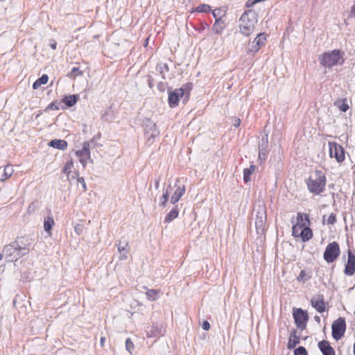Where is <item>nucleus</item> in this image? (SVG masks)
Here are the masks:
<instances>
[{"label":"nucleus","mask_w":355,"mask_h":355,"mask_svg":"<svg viewBox=\"0 0 355 355\" xmlns=\"http://www.w3.org/2000/svg\"><path fill=\"white\" fill-rule=\"evenodd\" d=\"M327 178L324 173L320 170H315L306 180V184L310 193L320 195L325 190Z\"/></svg>","instance_id":"1"},{"label":"nucleus","mask_w":355,"mask_h":355,"mask_svg":"<svg viewBox=\"0 0 355 355\" xmlns=\"http://www.w3.org/2000/svg\"><path fill=\"white\" fill-rule=\"evenodd\" d=\"M343 55V51L334 49L322 54L319 60L322 66L330 68L337 64H343L344 62Z\"/></svg>","instance_id":"2"},{"label":"nucleus","mask_w":355,"mask_h":355,"mask_svg":"<svg viewBox=\"0 0 355 355\" xmlns=\"http://www.w3.org/2000/svg\"><path fill=\"white\" fill-rule=\"evenodd\" d=\"M257 23L255 17L250 18L249 13L245 12L240 18V32L245 36L250 35L254 32Z\"/></svg>","instance_id":"3"},{"label":"nucleus","mask_w":355,"mask_h":355,"mask_svg":"<svg viewBox=\"0 0 355 355\" xmlns=\"http://www.w3.org/2000/svg\"><path fill=\"white\" fill-rule=\"evenodd\" d=\"M340 249L336 241L329 243L324 252L323 258L329 263L335 261L340 256Z\"/></svg>","instance_id":"4"},{"label":"nucleus","mask_w":355,"mask_h":355,"mask_svg":"<svg viewBox=\"0 0 355 355\" xmlns=\"http://www.w3.org/2000/svg\"><path fill=\"white\" fill-rule=\"evenodd\" d=\"M329 157L336 159L338 164H342L345 159V151L343 147L335 141L328 143Z\"/></svg>","instance_id":"5"},{"label":"nucleus","mask_w":355,"mask_h":355,"mask_svg":"<svg viewBox=\"0 0 355 355\" xmlns=\"http://www.w3.org/2000/svg\"><path fill=\"white\" fill-rule=\"evenodd\" d=\"M293 316L296 327L301 330L305 329L309 321V315L306 311L301 308H293Z\"/></svg>","instance_id":"6"},{"label":"nucleus","mask_w":355,"mask_h":355,"mask_svg":"<svg viewBox=\"0 0 355 355\" xmlns=\"http://www.w3.org/2000/svg\"><path fill=\"white\" fill-rule=\"evenodd\" d=\"M332 337L336 340H340L343 336L346 330V322L344 318L340 317L334 320L331 325Z\"/></svg>","instance_id":"7"},{"label":"nucleus","mask_w":355,"mask_h":355,"mask_svg":"<svg viewBox=\"0 0 355 355\" xmlns=\"http://www.w3.org/2000/svg\"><path fill=\"white\" fill-rule=\"evenodd\" d=\"M311 225L309 216L304 213H297L296 216V223L292 227V234H297L298 230L302 228Z\"/></svg>","instance_id":"8"},{"label":"nucleus","mask_w":355,"mask_h":355,"mask_svg":"<svg viewBox=\"0 0 355 355\" xmlns=\"http://www.w3.org/2000/svg\"><path fill=\"white\" fill-rule=\"evenodd\" d=\"M89 147V143L85 141L83 144L82 149L76 150L75 153L76 155L79 158V162L81 163L83 168L86 167L87 161L91 159Z\"/></svg>","instance_id":"9"},{"label":"nucleus","mask_w":355,"mask_h":355,"mask_svg":"<svg viewBox=\"0 0 355 355\" xmlns=\"http://www.w3.org/2000/svg\"><path fill=\"white\" fill-rule=\"evenodd\" d=\"M166 188H171V194L169 198L171 203L173 205L180 200L186 191L184 186H180L178 184H175L174 186L169 184Z\"/></svg>","instance_id":"10"},{"label":"nucleus","mask_w":355,"mask_h":355,"mask_svg":"<svg viewBox=\"0 0 355 355\" xmlns=\"http://www.w3.org/2000/svg\"><path fill=\"white\" fill-rule=\"evenodd\" d=\"M184 90L182 88L175 89L168 94V102L170 107L173 108L178 105L180 98L183 96Z\"/></svg>","instance_id":"11"},{"label":"nucleus","mask_w":355,"mask_h":355,"mask_svg":"<svg viewBox=\"0 0 355 355\" xmlns=\"http://www.w3.org/2000/svg\"><path fill=\"white\" fill-rule=\"evenodd\" d=\"M344 272L347 276H352L355 273V252L350 249L347 250V261Z\"/></svg>","instance_id":"12"},{"label":"nucleus","mask_w":355,"mask_h":355,"mask_svg":"<svg viewBox=\"0 0 355 355\" xmlns=\"http://www.w3.org/2000/svg\"><path fill=\"white\" fill-rule=\"evenodd\" d=\"M266 35L265 33H259L252 42L251 48L249 52L257 53L263 46L266 41Z\"/></svg>","instance_id":"13"},{"label":"nucleus","mask_w":355,"mask_h":355,"mask_svg":"<svg viewBox=\"0 0 355 355\" xmlns=\"http://www.w3.org/2000/svg\"><path fill=\"white\" fill-rule=\"evenodd\" d=\"M30 245L29 240L26 237H21L13 243L15 250L17 252L24 250V254L29 252Z\"/></svg>","instance_id":"14"},{"label":"nucleus","mask_w":355,"mask_h":355,"mask_svg":"<svg viewBox=\"0 0 355 355\" xmlns=\"http://www.w3.org/2000/svg\"><path fill=\"white\" fill-rule=\"evenodd\" d=\"M312 306L319 313H322L326 309V303L323 295H319L311 300Z\"/></svg>","instance_id":"15"},{"label":"nucleus","mask_w":355,"mask_h":355,"mask_svg":"<svg viewBox=\"0 0 355 355\" xmlns=\"http://www.w3.org/2000/svg\"><path fill=\"white\" fill-rule=\"evenodd\" d=\"M295 238H300L303 242H306L312 239L313 234L310 226L302 228L298 230L297 234H292Z\"/></svg>","instance_id":"16"},{"label":"nucleus","mask_w":355,"mask_h":355,"mask_svg":"<svg viewBox=\"0 0 355 355\" xmlns=\"http://www.w3.org/2000/svg\"><path fill=\"white\" fill-rule=\"evenodd\" d=\"M73 162L72 160L67 162L63 167L62 172L67 175V180H71L76 178L79 175L78 171L72 172Z\"/></svg>","instance_id":"17"},{"label":"nucleus","mask_w":355,"mask_h":355,"mask_svg":"<svg viewBox=\"0 0 355 355\" xmlns=\"http://www.w3.org/2000/svg\"><path fill=\"white\" fill-rule=\"evenodd\" d=\"M318 347L322 355H336L334 349L331 346L329 341L323 340L318 343Z\"/></svg>","instance_id":"18"},{"label":"nucleus","mask_w":355,"mask_h":355,"mask_svg":"<svg viewBox=\"0 0 355 355\" xmlns=\"http://www.w3.org/2000/svg\"><path fill=\"white\" fill-rule=\"evenodd\" d=\"M13 168L11 166L0 167V181L4 182L8 180L13 173Z\"/></svg>","instance_id":"19"},{"label":"nucleus","mask_w":355,"mask_h":355,"mask_svg":"<svg viewBox=\"0 0 355 355\" xmlns=\"http://www.w3.org/2000/svg\"><path fill=\"white\" fill-rule=\"evenodd\" d=\"M312 278L311 270L303 269L297 276L296 279L300 283H305Z\"/></svg>","instance_id":"20"},{"label":"nucleus","mask_w":355,"mask_h":355,"mask_svg":"<svg viewBox=\"0 0 355 355\" xmlns=\"http://www.w3.org/2000/svg\"><path fill=\"white\" fill-rule=\"evenodd\" d=\"M300 338L298 335H297V331L295 330L291 334L288 338L287 347L289 349H293L297 344L300 343Z\"/></svg>","instance_id":"21"},{"label":"nucleus","mask_w":355,"mask_h":355,"mask_svg":"<svg viewBox=\"0 0 355 355\" xmlns=\"http://www.w3.org/2000/svg\"><path fill=\"white\" fill-rule=\"evenodd\" d=\"M49 146L59 150H64L67 149L68 144L63 139H53L49 143Z\"/></svg>","instance_id":"22"},{"label":"nucleus","mask_w":355,"mask_h":355,"mask_svg":"<svg viewBox=\"0 0 355 355\" xmlns=\"http://www.w3.org/2000/svg\"><path fill=\"white\" fill-rule=\"evenodd\" d=\"M225 22L223 19H217L213 25V31L217 35H220L225 28Z\"/></svg>","instance_id":"23"},{"label":"nucleus","mask_w":355,"mask_h":355,"mask_svg":"<svg viewBox=\"0 0 355 355\" xmlns=\"http://www.w3.org/2000/svg\"><path fill=\"white\" fill-rule=\"evenodd\" d=\"M118 251L120 253V259H126L129 252L128 243L125 242L122 245L121 242H119L118 244Z\"/></svg>","instance_id":"24"},{"label":"nucleus","mask_w":355,"mask_h":355,"mask_svg":"<svg viewBox=\"0 0 355 355\" xmlns=\"http://www.w3.org/2000/svg\"><path fill=\"white\" fill-rule=\"evenodd\" d=\"M55 225V221L52 216H48L44 218V228L46 232L51 235V230L53 227Z\"/></svg>","instance_id":"25"},{"label":"nucleus","mask_w":355,"mask_h":355,"mask_svg":"<svg viewBox=\"0 0 355 355\" xmlns=\"http://www.w3.org/2000/svg\"><path fill=\"white\" fill-rule=\"evenodd\" d=\"M179 215V210L178 208V206H175L170 211L169 213L164 218L165 223H170L173 220L178 218Z\"/></svg>","instance_id":"26"},{"label":"nucleus","mask_w":355,"mask_h":355,"mask_svg":"<svg viewBox=\"0 0 355 355\" xmlns=\"http://www.w3.org/2000/svg\"><path fill=\"white\" fill-rule=\"evenodd\" d=\"M256 166L253 164L250 165L249 168H244L243 170V180L245 183L250 181V175L254 173Z\"/></svg>","instance_id":"27"},{"label":"nucleus","mask_w":355,"mask_h":355,"mask_svg":"<svg viewBox=\"0 0 355 355\" xmlns=\"http://www.w3.org/2000/svg\"><path fill=\"white\" fill-rule=\"evenodd\" d=\"M49 80V76L46 74H43L40 78L36 80L33 84L34 89H38L42 85H45Z\"/></svg>","instance_id":"28"},{"label":"nucleus","mask_w":355,"mask_h":355,"mask_svg":"<svg viewBox=\"0 0 355 355\" xmlns=\"http://www.w3.org/2000/svg\"><path fill=\"white\" fill-rule=\"evenodd\" d=\"M171 194V188H166L162 196L160 198V205L164 207L167 201L169 200V196Z\"/></svg>","instance_id":"29"},{"label":"nucleus","mask_w":355,"mask_h":355,"mask_svg":"<svg viewBox=\"0 0 355 355\" xmlns=\"http://www.w3.org/2000/svg\"><path fill=\"white\" fill-rule=\"evenodd\" d=\"M160 291L159 290H157V289H149L146 292V296L148 297V300H151V301H155L156 300L157 298H158V296L160 293Z\"/></svg>","instance_id":"30"},{"label":"nucleus","mask_w":355,"mask_h":355,"mask_svg":"<svg viewBox=\"0 0 355 355\" xmlns=\"http://www.w3.org/2000/svg\"><path fill=\"white\" fill-rule=\"evenodd\" d=\"M336 105L338 106V107L342 111V112H347L349 108V106L347 103V98H343L340 101H338L336 103Z\"/></svg>","instance_id":"31"},{"label":"nucleus","mask_w":355,"mask_h":355,"mask_svg":"<svg viewBox=\"0 0 355 355\" xmlns=\"http://www.w3.org/2000/svg\"><path fill=\"white\" fill-rule=\"evenodd\" d=\"M78 101V97L76 95H71L69 96H67L63 99V102L68 107H71L74 105Z\"/></svg>","instance_id":"32"},{"label":"nucleus","mask_w":355,"mask_h":355,"mask_svg":"<svg viewBox=\"0 0 355 355\" xmlns=\"http://www.w3.org/2000/svg\"><path fill=\"white\" fill-rule=\"evenodd\" d=\"M211 6L207 4H200L195 8V12L207 13L211 11Z\"/></svg>","instance_id":"33"},{"label":"nucleus","mask_w":355,"mask_h":355,"mask_svg":"<svg viewBox=\"0 0 355 355\" xmlns=\"http://www.w3.org/2000/svg\"><path fill=\"white\" fill-rule=\"evenodd\" d=\"M213 17L215 20L217 19H222L225 15V12L220 8H216L212 11Z\"/></svg>","instance_id":"34"},{"label":"nucleus","mask_w":355,"mask_h":355,"mask_svg":"<svg viewBox=\"0 0 355 355\" xmlns=\"http://www.w3.org/2000/svg\"><path fill=\"white\" fill-rule=\"evenodd\" d=\"M83 74V71H81L79 67H73L69 74V76L71 77V78H75L77 76H80Z\"/></svg>","instance_id":"35"},{"label":"nucleus","mask_w":355,"mask_h":355,"mask_svg":"<svg viewBox=\"0 0 355 355\" xmlns=\"http://www.w3.org/2000/svg\"><path fill=\"white\" fill-rule=\"evenodd\" d=\"M125 349L130 354L132 353V352L135 349V345L130 338H127L125 340Z\"/></svg>","instance_id":"36"},{"label":"nucleus","mask_w":355,"mask_h":355,"mask_svg":"<svg viewBox=\"0 0 355 355\" xmlns=\"http://www.w3.org/2000/svg\"><path fill=\"white\" fill-rule=\"evenodd\" d=\"M294 355H308V353L306 348L301 346L294 350Z\"/></svg>","instance_id":"37"},{"label":"nucleus","mask_w":355,"mask_h":355,"mask_svg":"<svg viewBox=\"0 0 355 355\" xmlns=\"http://www.w3.org/2000/svg\"><path fill=\"white\" fill-rule=\"evenodd\" d=\"M337 218L335 214L332 213L328 217L327 222L329 225H334L336 223Z\"/></svg>","instance_id":"38"},{"label":"nucleus","mask_w":355,"mask_h":355,"mask_svg":"<svg viewBox=\"0 0 355 355\" xmlns=\"http://www.w3.org/2000/svg\"><path fill=\"white\" fill-rule=\"evenodd\" d=\"M77 178V181L78 183H80L82 185L83 187V191L85 192L87 191V185L85 182V180L83 178H79L78 176Z\"/></svg>","instance_id":"39"},{"label":"nucleus","mask_w":355,"mask_h":355,"mask_svg":"<svg viewBox=\"0 0 355 355\" xmlns=\"http://www.w3.org/2000/svg\"><path fill=\"white\" fill-rule=\"evenodd\" d=\"M159 68H160V73L162 74V78H165L164 72V71H168V70H169L168 66L167 65V64H163L159 65Z\"/></svg>","instance_id":"40"},{"label":"nucleus","mask_w":355,"mask_h":355,"mask_svg":"<svg viewBox=\"0 0 355 355\" xmlns=\"http://www.w3.org/2000/svg\"><path fill=\"white\" fill-rule=\"evenodd\" d=\"M202 327L203 329L208 331L210 329V324L207 320L203 321L202 324Z\"/></svg>","instance_id":"41"},{"label":"nucleus","mask_w":355,"mask_h":355,"mask_svg":"<svg viewBox=\"0 0 355 355\" xmlns=\"http://www.w3.org/2000/svg\"><path fill=\"white\" fill-rule=\"evenodd\" d=\"M50 46L52 49L53 50H55L56 49V47H57V43L55 41H53L51 44H50Z\"/></svg>","instance_id":"42"},{"label":"nucleus","mask_w":355,"mask_h":355,"mask_svg":"<svg viewBox=\"0 0 355 355\" xmlns=\"http://www.w3.org/2000/svg\"><path fill=\"white\" fill-rule=\"evenodd\" d=\"M105 337H104V336H103V337H101V340H100V344H101V346L102 347H104V345H105Z\"/></svg>","instance_id":"43"},{"label":"nucleus","mask_w":355,"mask_h":355,"mask_svg":"<svg viewBox=\"0 0 355 355\" xmlns=\"http://www.w3.org/2000/svg\"><path fill=\"white\" fill-rule=\"evenodd\" d=\"M48 108L54 109V110H58V107H56L53 103L49 104V105L48 106Z\"/></svg>","instance_id":"44"},{"label":"nucleus","mask_w":355,"mask_h":355,"mask_svg":"<svg viewBox=\"0 0 355 355\" xmlns=\"http://www.w3.org/2000/svg\"><path fill=\"white\" fill-rule=\"evenodd\" d=\"M148 39H147L144 43V46H146L148 45Z\"/></svg>","instance_id":"45"},{"label":"nucleus","mask_w":355,"mask_h":355,"mask_svg":"<svg viewBox=\"0 0 355 355\" xmlns=\"http://www.w3.org/2000/svg\"><path fill=\"white\" fill-rule=\"evenodd\" d=\"M75 232L78 234H80V232L78 231V227H75Z\"/></svg>","instance_id":"46"},{"label":"nucleus","mask_w":355,"mask_h":355,"mask_svg":"<svg viewBox=\"0 0 355 355\" xmlns=\"http://www.w3.org/2000/svg\"><path fill=\"white\" fill-rule=\"evenodd\" d=\"M354 355H355V343L354 344Z\"/></svg>","instance_id":"47"},{"label":"nucleus","mask_w":355,"mask_h":355,"mask_svg":"<svg viewBox=\"0 0 355 355\" xmlns=\"http://www.w3.org/2000/svg\"><path fill=\"white\" fill-rule=\"evenodd\" d=\"M237 122H238V125H240V119H237Z\"/></svg>","instance_id":"48"},{"label":"nucleus","mask_w":355,"mask_h":355,"mask_svg":"<svg viewBox=\"0 0 355 355\" xmlns=\"http://www.w3.org/2000/svg\"><path fill=\"white\" fill-rule=\"evenodd\" d=\"M3 255L0 253V261L2 259Z\"/></svg>","instance_id":"49"}]
</instances>
